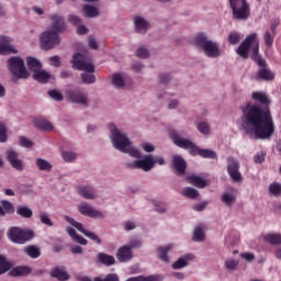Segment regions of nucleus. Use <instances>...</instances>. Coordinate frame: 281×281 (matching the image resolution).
<instances>
[{
	"instance_id": "f257e3e1",
	"label": "nucleus",
	"mask_w": 281,
	"mask_h": 281,
	"mask_svg": "<svg viewBox=\"0 0 281 281\" xmlns=\"http://www.w3.org/2000/svg\"><path fill=\"white\" fill-rule=\"evenodd\" d=\"M251 98L256 104L248 103L244 109L241 126L254 139H271L276 133V123L269 109L271 100L262 91L252 92Z\"/></svg>"
},
{
	"instance_id": "f03ea898",
	"label": "nucleus",
	"mask_w": 281,
	"mask_h": 281,
	"mask_svg": "<svg viewBox=\"0 0 281 281\" xmlns=\"http://www.w3.org/2000/svg\"><path fill=\"white\" fill-rule=\"evenodd\" d=\"M110 131V139L112 142L113 147L120 153H125L130 155V157H134L133 162H127L126 168L130 170H143L144 172H150L155 168V165L164 166L166 160L164 157L153 156V155H145L142 158V151L139 149L133 147V142L131 138L122 132V130L117 128V126L113 123L108 125Z\"/></svg>"
},
{
	"instance_id": "7ed1b4c3",
	"label": "nucleus",
	"mask_w": 281,
	"mask_h": 281,
	"mask_svg": "<svg viewBox=\"0 0 281 281\" xmlns=\"http://www.w3.org/2000/svg\"><path fill=\"white\" fill-rule=\"evenodd\" d=\"M260 49V40H258V33L249 34L245 41L237 47L236 53L244 59L249 58V53L252 54V58L256 60L259 67H262L258 70V76L261 80H273L276 76L267 67V61L258 55Z\"/></svg>"
},
{
	"instance_id": "20e7f679",
	"label": "nucleus",
	"mask_w": 281,
	"mask_h": 281,
	"mask_svg": "<svg viewBox=\"0 0 281 281\" xmlns=\"http://www.w3.org/2000/svg\"><path fill=\"white\" fill-rule=\"evenodd\" d=\"M169 137L175 146L189 150L190 155H200V157H203L204 159H216V151L199 148V146H196L190 138L181 137V134L177 131H170Z\"/></svg>"
},
{
	"instance_id": "39448f33",
	"label": "nucleus",
	"mask_w": 281,
	"mask_h": 281,
	"mask_svg": "<svg viewBox=\"0 0 281 281\" xmlns=\"http://www.w3.org/2000/svg\"><path fill=\"white\" fill-rule=\"evenodd\" d=\"M195 45L199 49L207 56V58H221L223 56V50L218 43L207 38V36L200 34L195 36Z\"/></svg>"
},
{
	"instance_id": "423d86ee",
	"label": "nucleus",
	"mask_w": 281,
	"mask_h": 281,
	"mask_svg": "<svg viewBox=\"0 0 281 281\" xmlns=\"http://www.w3.org/2000/svg\"><path fill=\"white\" fill-rule=\"evenodd\" d=\"M72 69L78 71H88V74L95 72V65L91 60V56L87 53H76L71 59Z\"/></svg>"
},
{
	"instance_id": "0eeeda50",
	"label": "nucleus",
	"mask_w": 281,
	"mask_h": 281,
	"mask_svg": "<svg viewBox=\"0 0 281 281\" xmlns=\"http://www.w3.org/2000/svg\"><path fill=\"white\" fill-rule=\"evenodd\" d=\"M65 97L67 102H70V104H79V106H89V102H91L87 91L80 87L67 89Z\"/></svg>"
},
{
	"instance_id": "6e6552de",
	"label": "nucleus",
	"mask_w": 281,
	"mask_h": 281,
	"mask_svg": "<svg viewBox=\"0 0 281 281\" xmlns=\"http://www.w3.org/2000/svg\"><path fill=\"white\" fill-rule=\"evenodd\" d=\"M236 21H247L251 16V9L247 0H228Z\"/></svg>"
},
{
	"instance_id": "1a4fd4ad",
	"label": "nucleus",
	"mask_w": 281,
	"mask_h": 281,
	"mask_svg": "<svg viewBox=\"0 0 281 281\" xmlns=\"http://www.w3.org/2000/svg\"><path fill=\"white\" fill-rule=\"evenodd\" d=\"M8 69L15 78L25 80L30 78V72L25 68V61L21 57H11L7 61Z\"/></svg>"
},
{
	"instance_id": "9d476101",
	"label": "nucleus",
	"mask_w": 281,
	"mask_h": 281,
	"mask_svg": "<svg viewBox=\"0 0 281 281\" xmlns=\"http://www.w3.org/2000/svg\"><path fill=\"white\" fill-rule=\"evenodd\" d=\"M8 238L9 240H12V243H16L18 245H25L27 240H32V238H34V231H23L19 227H12L8 232Z\"/></svg>"
},
{
	"instance_id": "9b49d317",
	"label": "nucleus",
	"mask_w": 281,
	"mask_h": 281,
	"mask_svg": "<svg viewBox=\"0 0 281 281\" xmlns=\"http://www.w3.org/2000/svg\"><path fill=\"white\" fill-rule=\"evenodd\" d=\"M41 44L43 49H54V47L60 45V36L54 31L43 32L41 35Z\"/></svg>"
},
{
	"instance_id": "f8f14e48",
	"label": "nucleus",
	"mask_w": 281,
	"mask_h": 281,
	"mask_svg": "<svg viewBox=\"0 0 281 281\" xmlns=\"http://www.w3.org/2000/svg\"><path fill=\"white\" fill-rule=\"evenodd\" d=\"M227 172L231 179L235 181V183H243V173H240V165L238 164L236 158L229 157L227 159Z\"/></svg>"
},
{
	"instance_id": "ddd939ff",
	"label": "nucleus",
	"mask_w": 281,
	"mask_h": 281,
	"mask_svg": "<svg viewBox=\"0 0 281 281\" xmlns=\"http://www.w3.org/2000/svg\"><path fill=\"white\" fill-rule=\"evenodd\" d=\"M5 155L10 166L14 168V170H18V172H23V170H25V165L21 158H19V153L14 151L13 149H8Z\"/></svg>"
},
{
	"instance_id": "4468645a",
	"label": "nucleus",
	"mask_w": 281,
	"mask_h": 281,
	"mask_svg": "<svg viewBox=\"0 0 281 281\" xmlns=\"http://www.w3.org/2000/svg\"><path fill=\"white\" fill-rule=\"evenodd\" d=\"M171 168L178 177H183L186 175V170L188 168V164L186 159L179 155H175L171 160Z\"/></svg>"
},
{
	"instance_id": "2eb2a0df",
	"label": "nucleus",
	"mask_w": 281,
	"mask_h": 281,
	"mask_svg": "<svg viewBox=\"0 0 281 281\" xmlns=\"http://www.w3.org/2000/svg\"><path fill=\"white\" fill-rule=\"evenodd\" d=\"M78 212H80L82 216H89L90 218H104V213L95 210L93 206L87 203L79 204Z\"/></svg>"
},
{
	"instance_id": "dca6fc26",
	"label": "nucleus",
	"mask_w": 281,
	"mask_h": 281,
	"mask_svg": "<svg viewBox=\"0 0 281 281\" xmlns=\"http://www.w3.org/2000/svg\"><path fill=\"white\" fill-rule=\"evenodd\" d=\"M49 20L50 30H53V32L59 34L60 32H65V30H67V24H65V20L63 19V16L58 14H53L49 16Z\"/></svg>"
},
{
	"instance_id": "f3484780",
	"label": "nucleus",
	"mask_w": 281,
	"mask_h": 281,
	"mask_svg": "<svg viewBox=\"0 0 281 281\" xmlns=\"http://www.w3.org/2000/svg\"><path fill=\"white\" fill-rule=\"evenodd\" d=\"M0 54H18V50L12 45V38L0 35Z\"/></svg>"
},
{
	"instance_id": "a211bd4d",
	"label": "nucleus",
	"mask_w": 281,
	"mask_h": 281,
	"mask_svg": "<svg viewBox=\"0 0 281 281\" xmlns=\"http://www.w3.org/2000/svg\"><path fill=\"white\" fill-rule=\"evenodd\" d=\"M77 192L79 196H82V199H87L89 201H93L98 198V192L89 186L78 187Z\"/></svg>"
},
{
	"instance_id": "6ab92c4d",
	"label": "nucleus",
	"mask_w": 281,
	"mask_h": 281,
	"mask_svg": "<svg viewBox=\"0 0 281 281\" xmlns=\"http://www.w3.org/2000/svg\"><path fill=\"white\" fill-rule=\"evenodd\" d=\"M134 25L135 32H137V34H146V32L150 30V23L139 15L134 18Z\"/></svg>"
},
{
	"instance_id": "aec40b11",
	"label": "nucleus",
	"mask_w": 281,
	"mask_h": 281,
	"mask_svg": "<svg viewBox=\"0 0 281 281\" xmlns=\"http://www.w3.org/2000/svg\"><path fill=\"white\" fill-rule=\"evenodd\" d=\"M187 182L190 183V186H194L200 189L207 188V186H210V181L202 179L201 176L195 173L188 176Z\"/></svg>"
},
{
	"instance_id": "412c9836",
	"label": "nucleus",
	"mask_w": 281,
	"mask_h": 281,
	"mask_svg": "<svg viewBox=\"0 0 281 281\" xmlns=\"http://www.w3.org/2000/svg\"><path fill=\"white\" fill-rule=\"evenodd\" d=\"M116 258L120 262H128L133 260V250L128 246H122L116 252Z\"/></svg>"
},
{
	"instance_id": "4be33fe9",
	"label": "nucleus",
	"mask_w": 281,
	"mask_h": 281,
	"mask_svg": "<svg viewBox=\"0 0 281 281\" xmlns=\"http://www.w3.org/2000/svg\"><path fill=\"white\" fill-rule=\"evenodd\" d=\"M278 25L271 24L270 30L266 31L263 34V41L266 47H271L273 45V40L276 38V29Z\"/></svg>"
},
{
	"instance_id": "5701e85b",
	"label": "nucleus",
	"mask_w": 281,
	"mask_h": 281,
	"mask_svg": "<svg viewBox=\"0 0 281 281\" xmlns=\"http://www.w3.org/2000/svg\"><path fill=\"white\" fill-rule=\"evenodd\" d=\"M33 126H35V128H38V131H54V125L52 124V122L45 119H35L33 121Z\"/></svg>"
},
{
	"instance_id": "b1692460",
	"label": "nucleus",
	"mask_w": 281,
	"mask_h": 281,
	"mask_svg": "<svg viewBox=\"0 0 281 281\" xmlns=\"http://www.w3.org/2000/svg\"><path fill=\"white\" fill-rule=\"evenodd\" d=\"M190 260H194V255L188 254L182 256L172 263V269H183L184 267H188Z\"/></svg>"
},
{
	"instance_id": "393cba45",
	"label": "nucleus",
	"mask_w": 281,
	"mask_h": 281,
	"mask_svg": "<svg viewBox=\"0 0 281 281\" xmlns=\"http://www.w3.org/2000/svg\"><path fill=\"white\" fill-rule=\"evenodd\" d=\"M31 273L32 269H30V267H15L10 270L9 276L20 278L21 276H30Z\"/></svg>"
},
{
	"instance_id": "a878e982",
	"label": "nucleus",
	"mask_w": 281,
	"mask_h": 281,
	"mask_svg": "<svg viewBox=\"0 0 281 281\" xmlns=\"http://www.w3.org/2000/svg\"><path fill=\"white\" fill-rule=\"evenodd\" d=\"M26 65L33 74H36L37 71H41L43 69V64L41 60L34 58V57H27L26 58Z\"/></svg>"
},
{
	"instance_id": "bb28decb",
	"label": "nucleus",
	"mask_w": 281,
	"mask_h": 281,
	"mask_svg": "<svg viewBox=\"0 0 281 281\" xmlns=\"http://www.w3.org/2000/svg\"><path fill=\"white\" fill-rule=\"evenodd\" d=\"M52 278H57V280L65 281L69 279V273H67V270L65 268H54L50 271Z\"/></svg>"
},
{
	"instance_id": "cd10ccee",
	"label": "nucleus",
	"mask_w": 281,
	"mask_h": 281,
	"mask_svg": "<svg viewBox=\"0 0 281 281\" xmlns=\"http://www.w3.org/2000/svg\"><path fill=\"white\" fill-rule=\"evenodd\" d=\"M126 281H164V276L161 274H151L148 277L138 276V277H132Z\"/></svg>"
},
{
	"instance_id": "c85d7f7f",
	"label": "nucleus",
	"mask_w": 281,
	"mask_h": 281,
	"mask_svg": "<svg viewBox=\"0 0 281 281\" xmlns=\"http://www.w3.org/2000/svg\"><path fill=\"white\" fill-rule=\"evenodd\" d=\"M98 259L99 262H101V265H105V267H112V265H115V257L104 252H100L98 255Z\"/></svg>"
},
{
	"instance_id": "c756f323",
	"label": "nucleus",
	"mask_w": 281,
	"mask_h": 281,
	"mask_svg": "<svg viewBox=\"0 0 281 281\" xmlns=\"http://www.w3.org/2000/svg\"><path fill=\"white\" fill-rule=\"evenodd\" d=\"M66 232L70 236V238H72V240H75L76 243H79V245H87V239L78 235V233L74 228L67 227Z\"/></svg>"
},
{
	"instance_id": "7c9ffc66",
	"label": "nucleus",
	"mask_w": 281,
	"mask_h": 281,
	"mask_svg": "<svg viewBox=\"0 0 281 281\" xmlns=\"http://www.w3.org/2000/svg\"><path fill=\"white\" fill-rule=\"evenodd\" d=\"M64 218H65V221H67V223L71 224L72 227H76V229H78V232H80L85 236L89 232V231L85 229V225H82V223L77 222L76 220H74L69 215H65Z\"/></svg>"
},
{
	"instance_id": "2f4dec72",
	"label": "nucleus",
	"mask_w": 281,
	"mask_h": 281,
	"mask_svg": "<svg viewBox=\"0 0 281 281\" xmlns=\"http://www.w3.org/2000/svg\"><path fill=\"white\" fill-rule=\"evenodd\" d=\"M35 166H37L38 170L45 171V172H49L52 171V162L43 159V158H37L35 160Z\"/></svg>"
},
{
	"instance_id": "473e14b6",
	"label": "nucleus",
	"mask_w": 281,
	"mask_h": 281,
	"mask_svg": "<svg viewBox=\"0 0 281 281\" xmlns=\"http://www.w3.org/2000/svg\"><path fill=\"white\" fill-rule=\"evenodd\" d=\"M81 281H120V277L116 273L106 274L104 279L95 277L91 280L89 277H83Z\"/></svg>"
},
{
	"instance_id": "72a5a7b5",
	"label": "nucleus",
	"mask_w": 281,
	"mask_h": 281,
	"mask_svg": "<svg viewBox=\"0 0 281 281\" xmlns=\"http://www.w3.org/2000/svg\"><path fill=\"white\" fill-rule=\"evenodd\" d=\"M34 80H37V82H42V85H45L47 80H49V72L40 69L37 72L33 74Z\"/></svg>"
},
{
	"instance_id": "f704fd0d",
	"label": "nucleus",
	"mask_w": 281,
	"mask_h": 281,
	"mask_svg": "<svg viewBox=\"0 0 281 281\" xmlns=\"http://www.w3.org/2000/svg\"><path fill=\"white\" fill-rule=\"evenodd\" d=\"M172 249V245H167L164 247L158 248L157 254L159 260H162V262H168V251Z\"/></svg>"
},
{
	"instance_id": "c9c22d12",
	"label": "nucleus",
	"mask_w": 281,
	"mask_h": 281,
	"mask_svg": "<svg viewBox=\"0 0 281 281\" xmlns=\"http://www.w3.org/2000/svg\"><path fill=\"white\" fill-rule=\"evenodd\" d=\"M192 240L195 243H203V240H205V231H203L201 226L195 227L193 231Z\"/></svg>"
},
{
	"instance_id": "e433bc0d",
	"label": "nucleus",
	"mask_w": 281,
	"mask_h": 281,
	"mask_svg": "<svg viewBox=\"0 0 281 281\" xmlns=\"http://www.w3.org/2000/svg\"><path fill=\"white\" fill-rule=\"evenodd\" d=\"M263 239L270 245H281V234L278 233L268 234L263 237Z\"/></svg>"
},
{
	"instance_id": "4c0bfd02",
	"label": "nucleus",
	"mask_w": 281,
	"mask_h": 281,
	"mask_svg": "<svg viewBox=\"0 0 281 281\" xmlns=\"http://www.w3.org/2000/svg\"><path fill=\"white\" fill-rule=\"evenodd\" d=\"M16 214H19V216H22V218H32V215L34 214L30 207L27 206H23V205H19L16 207Z\"/></svg>"
},
{
	"instance_id": "58836bf2",
	"label": "nucleus",
	"mask_w": 281,
	"mask_h": 281,
	"mask_svg": "<svg viewBox=\"0 0 281 281\" xmlns=\"http://www.w3.org/2000/svg\"><path fill=\"white\" fill-rule=\"evenodd\" d=\"M10 269H12V263H10L5 257L0 256V276L8 273Z\"/></svg>"
},
{
	"instance_id": "ea45409f",
	"label": "nucleus",
	"mask_w": 281,
	"mask_h": 281,
	"mask_svg": "<svg viewBox=\"0 0 281 281\" xmlns=\"http://www.w3.org/2000/svg\"><path fill=\"white\" fill-rule=\"evenodd\" d=\"M83 85H93L95 82V75L93 72L85 71L81 74Z\"/></svg>"
},
{
	"instance_id": "a19ab883",
	"label": "nucleus",
	"mask_w": 281,
	"mask_h": 281,
	"mask_svg": "<svg viewBox=\"0 0 281 281\" xmlns=\"http://www.w3.org/2000/svg\"><path fill=\"white\" fill-rule=\"evenodd\" d=\"M112 85H114L116 89H122L125 85L124 77L121 74H114L112 76Z\"/></svg>"
},
{
	"instance_id": "79ce46f5",
	"label": "nucleus",
	"mask_w": 281,
	"mask_h": 281,
	"mask_svg": "<svg viewBox=\"0 0 281 281\" xmlns=\"http://www.w3.org/2000/svg\"><path fill=\"white\" fill-rule=\"evenodd\" d=\"M182 194L183 196H187V199H196V196H199V191L194 188L186 187L182 190Z\"/></svg>"
},
{
	"instance_id": "37998d69",
	"label": "nucleus",
	"mask_w": 281,
	"mask_h": 281,
	"mask_svg": "<svg viewBox=\"0 0 281 281\" xmlns=\"http://www.w3.org/2000/svg\"><path fill=\"white\" fill-rule=\"evenodd\" d=\"M83 11L86 16H90V18H95L98 16V14H100V12L98 11V8L89 4L83 5Z\"/></svg>"
},
{
	"instance_id": "c03bdc74",
	"label": "nucleus",
	"mask_w": 281,
	"mask_h": 281,
	"mask_svg": "<svg viewBox=\"0 0 281 281\" xmlns=\"http://www.w3.org/2000/svg\"><path fill=\"white\" fill-rule=\"evenodd\" d=\"M25 254L30 256V258H38L41 256V249L36 246H29L24 249Z\"/></svg>"
},
{
	"instance_id": "a18cd8bd",
	"label": "nucleus",
	"mask_w": 281,
	"mask_h": 281,
	"mask_svg": "<svg viewBox=\"0 0 281 281\" xmlns=\"http://www.w3.org/2000/svg\"><path fill=\"white\" fill-rule=\"evenodd\" d=\"M1 205H2V211H3V214L4 216L7 214H13L14 212V205H12V203L8 200H2L1 201Z\"/></svg>"
},
{
	"instance_id": "49530a36",
	"label": "nucleus",
	"mask_w": 281,
	"mask_h": 281,
	"mask_svg": "<svg viewBox=\"0 0 281 281\" xmlns=\"http://www.w3.org/2000/svg\"><path fill=\"white\" fill-rule=\"evenodd\" d=\"M40 221L43 225H47V227H54V223L52 222V218H49V214L45 212H40Z\"/></svg>"
},
{
	"instance_id": "de8ad7c7",
	"label": "nucleus",
	"mask_w": 281,
	"mask_h": 281,
	"mask_svg": "<svg viewBox=\"0 0 281 281\" xmlns=\"http://www.w3.org/2000/svg\"><path fill=\"white\" fill-rule=\"evenodd\" d=\"M196 128L202 135H210L211 128L207 122L198 123Z\"/></svg>"
},
{
	"instance_id": "09e8293b",
	"label": "nucleus",
	"mask_w": 281,
	"mask_h": 281,
	"mask_svg": "<svg viewBox=\"0 0 281 281\" xmlns=\"http://www.w3.org/2000/svg\"><path fill=\"white\" fill-rule=\"evenodd\" d=\"M222 201L223 203H225V205L231 207V205H234V203L236 202V195L234 196L233 194L224 193L222 195Z\"/></svg>"
},
{
	"instance_id": "8fccbe9b",
	"label": "nucleus",
	"mask_w": 281,
	"mask_h": 281,
	"mask_svg": "<svg viewBox=\"0 0 281 281\" xmlns=\"http://www.w3.org/2000/svg\"><path fill=\"white\" fill-rule=\"evenodd\" d=\"M61 157L64 161L71 162L76 161V159L78 158V154L74 151H63Z\"/></svg>"
},
{
	"instance_id": "3c124183",
	"label": "nucleus",
	"mask_w": 281,
	"mask_h": 281,
	"mask_svg": "<svg viewBox=\"0 0 281 281\" xmlns=\"http://www.w3.org/2000/svg\"><path fill=\"white\" fill-rule=\"evenodd\" d=\"M225 267L228 269V271H236V269H238V260L232 258L226 259Z\"/></svg>"
},
{
	"instance_id": "603ef678",
	"label": "nucleus",
	"mask_w": 281,
	"mask_h": 281,
	"mask_svg": "<svg viewBox=\"0 0 281 281\" xmlns=\"http://www.w3.org/2000/svg\"><path fill=\"white\" fill-rule=\"evenodd\" d=\"M137 58H149L150 52L145 46H140L136 50Z\"/></svg>"
},
{
	"instance_id": "864d4df0",
	"label": "nucleus",
	"mask_w": 281,
	"mask_h": 281,
	"mask_svg": "<svg viewBox=\"0 0 281 281\" xmlns=\"http://www.w3.org/2000/svg\"><path fill=\"white\" fill-rule=\"evenodd\" d=\"M47 94L56 102H63L64 100L63 93L58 90H48Z\"/></svg>"
},
{
	"instance_id": "5fc2aeb1",
	"label": "nucleus",
	"mask_w": 281,
	"mask_h": 281,
	"mask_svg": "<svg viewBox=\"0 0 281 281\" xmlns=\"http://www.w3.org/2000/svg\"><path fill=\"white\" fill-rule=\"evenodd\" d=\"M228 42L231 45H238V43H240V33L234 32L228 34Z\"/></svg>"
},
{
	"instance_id": "6e6d98bb",
	"label": "nucleus",
	"mask_w": 281,
	"mask_h": 281,
	"mask_svg": "<svg viewBox=\"0 0 281 281\" xmlns=\"http://www.w3.org/2000/svg\"><path fill=\"white\" fill-rule=\"evenodd\" d=\"M269 192L272 193L273 196H280V194H281V184L280 183L270 184Z\"/></svg>"
},
{
	"instance_id": "4d7b16f0",
	"label": "nucleus",
	"mask_w": 281,
	"mask_h": 281,
	"mask_svg": "<svg viewBox=\"0 0 281 281\" xmlns=\"http://www.w3.org/2000/svg\"><path fill=\"white\" fill-rule=\"evenodd\" d=\"M0 142H8V127L3 123H0Z\"/></svg>"
},
{
	"instance_id": "13d9d810",
	"label": "nucleus",
	"mask_w": 281,
	"mask_h": 281,
	"mask_svg": "<svg viewBox=\"0 0 281 281\" xmlns=\"http://www.w3.org/2000/svg\"><path fill=\"white\" fill-rule=\"evenodd\" d=\"M19 142L22 148H32V146H34V143L25 136L20 137Z\"/></svg>"
},
{
	"instance_id": "bf43d9fd",
	"label": "nucleus",
	"mask_w": 281,
	"mask_h": 281,
	"mask_svg": "<svg viewBox=\"0 0 281 281\" xmlns=\"http://www.w3.org/2000/svg\"><path fill=\"white\" fill-rule=\"evenodd\" d=\"M125 246L128 247L131 251H133V249H139V247H142V240L131 239Z\"/></svg>"
},
{
	"instance_id": "052dcab7",
	"label": "nucleus",
	"mask_w": 281,
	"mask_h": 281,
	"mask_svg": "<svg viewBox=\"0 0 281 281\" xmlns=\"http://www.w3.org/2000/svg\"><path fill=\"white\" fill-rule=\"evenodd\" d=\"M154 205L155 212H157L158 214H166V212L168 211V207L166 206L165 203L156 202Z\"/></svg>"
},
{
	"instance_id": "680f3d73",
	"label": "nucleus",
	"mask_w": 281,
	"mask_h": 281,
	"mask_svg": "<svg viewBox=\"0 0 281 281\" xmlns=\"http://www.w3.org/2000/svg\"><path fill=\"white\" fill-rule=\"evenodd\" d=\"M86 236L87 238H90V240H93L94 243H97V245H102V239H100V237H98L95 233L88 232L86 233Z\"/></svg>"
},
{
	"instance_id": "e2e57ef3",
	"label": "nucleus",
	"mask_w": 281,
	"mask_h": 281,
	"mask_svg": "<svg viewBox=\"0 0 281 281\" xmlns=\"http://www.w3.org/2000/svg\"><path fill=\"white\" fill-rule=\"evenodd\" d=\"M68 21L72 25H77V26L81 25V23H82V20L80 18H78V15H74V14L68 16Z\"/></svg>"
},
{
	"instance_id": "0e129e2a",
	"label": "nucleus",
	"mask_w": 281,
	"mask_h": 281,
	"mask_svg": "<svg viewBox=\"0 0 281 281\" xmlns=\"http://www.w3.org/2000/svg\"><path fill=\"white\" fill-rule=\"evenodd\" d=\"M49 63L52 67H60V57L58 55L49 57Z\"/></svg>"
},
{
	"instance_id": "69168bd1",
	"label": "nucleus",
	"mask_w": 281,
	"mask_h": 281,
	"mask_svg": "<svg viewBox=\"0 0 281 281\" xmlns=\"http://www.w3.org/2000/svg\"><path fill=\"white\" fill-rule=\"evenodd\" d=\"M240 258L247 260V262H252V260H256V256L252 252H243L240 254Z\"/></svg>"
},
{
	"instance_id": "338daca9",
	"label": "nucleus",
	"mask_w": 281,
	"mask_h": 281,
	"mask_svg": "<svg viewBox=\"0 0 281 281\" xmlns=\"http://www.w3.org/2000/svg\"><path fill=\"white\" fill-rule=\"evenodd\" d=\"M142 148H143V150H145V153H154L155 151V146L150 143H143Z\"/></svg>"
},
{
	"instance_id": "774afa93",
	"label": "nucleus",
	"mask_w": 281,
	"mask_h": 281,
	"mask_svg": "<svg viewBox=\"0 0 281 281\" xmlns=\"http://www.w3.org/2000/svg\"><path fill=\"white\" fill-rule=\"evenodd\" d=\"M254 159H255V164H262V161H265V153L261 151L256 154Z\"/></svg>"
}]
</instances>
